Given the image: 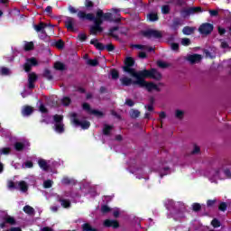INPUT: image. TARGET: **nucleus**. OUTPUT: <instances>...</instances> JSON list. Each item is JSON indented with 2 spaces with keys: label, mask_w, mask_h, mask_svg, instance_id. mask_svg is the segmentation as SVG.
Listing matches in <instances>:
<instances>
[{
  "label": "nucleus",
  "mask_w": 231,
  "mask_h": 231,
  "mask_svg": "<svg viewBox=\"0 0 231 231\" xmlns=\"http://www.w3.org/2000/svg\"><path fill=\"white\" fill-rule=\"evenodd\" d=\"M68 10L69 14H77V17L79 21H94L96 26H102V24H104V19L102 18L101 13H98V11H97L95 16L93 13H86V11L79 10L72 5H69Z\"/></svg>",
  "instance_id": "obj_1"
},
{
  "label": "nucleus",
  "mask_w": 231,
  "mask_h": 231,
  "mask_svg": "<svg viewBox=\"0 0 231 231\" xmlns=\"http://www.w3.org/2000/svg\"><path fill=\"white\" fill-rule=\"evenodd\" d=\"M136 80H133V79L125 76L120 79L121 86L129 87V86H139L143 84L142 79H153V80H162V73L156 74H140L139 76H131Z\"/></svg>",
  "instance_id": "obj_2"
},
{
  "label": "nucleus",
  "mask_w": 231,
  "mask_h": 231,
  "mask_svg": "<svg viewBox=\"0 0 231 231\" xmlns=\"http://www.w3.org/2000/svg\"><path fill=\"white\" fill-rule=\"evenodd\" d=\"M133 66H134V59H133V57H127L125 60L123 71H125V73H128L130 77H139L143 74L156 75V73H160L156 69H151L150 70L143 69L136 71V69H134Z\"/></svg>",
  "instance_id": "obj_3"
},
{
  "label": "nucleus",
  "mask_w": 231,
  "mask_h": 231,
  "mask_svg": "<svg viewBox=\"0 0 231 231\" xmlns=\"http://www.w3.org/2000/svg\"><path fill=\"white\" fill-rule=\"evenodd\" d=\"M207 178H208L211 183H217L218 180H226V178H231L230 169L222 166L216 170H211L206 173Z\"/></svg>",
  "instance_id": "obj_4"
},
{
  "label": "nucleus",
  "mask_w": 231,
  "mask_h": 231,
  "mask_svg": "<svg viewBox=\"0 0 231 231\" xmlns=\"http://www.w3.org/2000/svg\"><path fill=\"white\" fill-rule=\"evenodd\" d=\"M142 36L145 37L146 39H162L163 37V34H162V32L154 29H148L145 31L141 32Z\"/></svg>",
  "instance_id": "obj_5"
},
{
  "label": "nucleus",
  "mask_w": 231,
  "mask_h": 231,
  "mask_svg": "<svg viewBox=\"0 0 231 231\" xmlns=\"http://www.w3.org/2000/svg\"><path fill=\"white\" fill-rule=\"evenodd\" d=\"M141 82H143V84H140L139 88H146L149 93H151V91H157L158 93L162 91V88H159L158 85L154 84L153 82L145 81V78H141Z\"/></svg>",
  "instance_id": "obj_6"
},
{
  "label": "nucleus",
  "mask_w": 231,
  "mask_h": 231,
  "mask_svg": "<svg viewBox=\"0 0 231 231\" xmlns=\"http://www.w3.org/2000/svg\"><path fill=\"white\" fill-rule=\"evenodd\" d=\"M83 111H86L88 115H94L97 118H102L104 116V112L97 109H92L89 103H83L82 104Z\"/></svg>",
  "instance_id": "obj_7"
},
{
  "label": "nucleus",
  "mask_w": 231,
  "mask_h": 231,
  "mask_svg": "<svg viewBox=\"0 0 231 231\" xmlns=\"http://www.w3.org/2000/svg\"><path fill=\"white\" fill-rule=\"evenodd\" d=\"M73 124L77 126H80L82 129H88V127H91V123L89 121H80L79 118H77L78 115L77 113H72L70 115Z\"/></svg>",
  "instance_id": "obj_8"
},
{
  "label": "nucleus",
  "mask_w": 231,
  "mask_h": 231,
  "mask_svg": "<svg viewBox=\"0 0 231 231\" xmlns=\"http://www.w3.org/2000/svg\"><path fill=\"white\" fill-rule=\"evenodd\" d=\"M47 26H51V28H53V25L50 23H44L43 22H41L39 24L34 25L35 32L42 33V35H40V39L43 40L46 37L45 29L47 28Z\"/></svg>",
  "instance_id": "obj_9"
},
{
  "label": "nucleus",
  "mask_w": 231,
  "mask_h": 231,
  "mask_svg": "<svg viewBox=\"0 0 231 231\" xmlns=\"http://www.w3.org/2000/svg\"><path fill=\"white\" fill-rule=\"evenodd\" d=\"M32 66H39V61L35 58H28L26 62L23 64V69L26 73L32 71Z\"/></svg>",
  "instance_id": "obj_10"
},
{
  "label": "nucleus",
  "mask_w": 231,
  "mask_h": 231,
  "mask_svg": "<svg viewBox=\"0 0 231 231\" xmlns=\"http://www.w3.org/2000/svg\"><path fill=\"white\" fill-rule=\"evenodd\" d=\"M201 54H188L185 58L184 60H187L189 62V64H199L201 62Z\"/></svg>",
  "instance_id": "obj_11"
},
{
  "label": "nucleus",
  "mask_w": 231,
  "mask_h": 231,
  "mask_svg": "<svg viewBox=\"0 0 231 231\" xmlns=\"http://www.w3.org/2000/svg\"><path fill=\"white\" fill-rule=\"evenodd\" d=\"M199 12H201V7H189L182 11V15L183 17H189L194 14H199Z\"/></svg>",
  "instance_id": "obj_12"
},
{
  "label": "nucleus",
  "mask_w": 231,
  "mask_h": 231,
  "mask_svg": "<svg viewBox=\"0 0 231 231\" xmlns=\"http://www.w3.org/2000/svg\"><path fill=\"white\" fill-rule=\"evenodd\" d=\"M57 199H58L59 203H60V205L63 208H71V201H69V199H63V197L60 195L57 196Z\"/></svg>",
  "instance_id": "obj_13"
},
{
  "label": "nucleus",
  "mask_w": 231,
  "mask_h": 231,
  "mask_svg": "<svg viewBox=\"0 0 231 231\" xmlns=\"http://www.w3.org/2000/svg\"><path fill=\"white\" fill-rule=\"evenodd\" d=\"M104 226L106 228H119L120 223H118L116 220L106 219L104 221Z\"/></svg>",
  "instance_id": "obj_14"
},
{
  "label": "nucleus",
  "mask_w": 231,
  "mask_h": 231,
  "mask_svg": "<svg viewBox=\"0 0 231 231\" xmlns=\"http://www.w3.org/2000/svg\"><path fill=\"white\" fill-rule=\"evenodd\" d=\"M180 26H181V18L175 17L172 21V24L171 25V30H173V32H178Z\"/></svg>",
  "instance_id": "obj_15"
},
{
  "label": "nucleus",
  "mask_w": 231,
  "mask_h": 231,
  "mask_svg": "<svg viewBox=\"0 0 231 231\" xmlns=\"http://www.w3.org/2000/svg\"><path fill=\"white\" fill-rule=\"evenodd\" d=\"M90 44L95 46V48L97 50H99V51H104V50H106V45H104V43H102V42H98V40H97V39H92L90 41Z\"/></svg>",
  "instance_id": "obj_16"
},
{
  "label": "nucleus",
  "mask_w": 231,
  "mask_h": 231,
  "mask_svg": "<svg viewBox=\"0 0 231 231\" xmlns=\"http://www.w3.org/2000/svg\"><path fill=\"white\" fill-rule=\"evenodd\" d=\"M104 32V27L100 25H96L95 23L90 26V33L92 35H97V33H102Z\"/></svg>",
  "instance_id": "obj_17"
},
{
  "label": "nucleus",
  "mask_w": 231,
  "mask_h": 231,
  "mask_svg": "<svg viewBox=\"0 0 231 231\" xmlns=\"http://www.w3.org/2000/svg\"><path fill=\"white\" fill-rule=\"evenodd\" d=\"M97 13L102 14L101 17L103 18V21L113 22V14L104 13V11H102V9H97Z\"/></svg>",
  "instance_id": "obj_18"
},
{
  "label": "nucleus",
  "mask_w": 231,
  "mask_h": 231,
  "mask_svg": "<svg viewBox=\"0 0 231 231\" xmlns=\"http://www.w3.org/2000/svg\"><path fill=\"white\" fill-rule=\"evenodd\" d=\"M73 21L74 19L72 17H67V20L65 21V27L67 30H69L70 32H75V27L73 26Z\"/></svg>",
  "instance_id": "obj_19"
},
{
  "label": "nucleus",
  "mask_w": 231,
  "mask_h": 231,
  "mask_svg": "<svg viewBox=\"0 0 231 231\" xmlns=\"http://www.w3.org/2000/svg\"><path fill=\"white\" fill-rule=\"evenodd\" d=\"M38 165L40 168H42V171H49L50 170V165L48 164V162L44 159H39L38 160Z\"/></svg>",
  "instance_id": "obj_20"
},
{
  "label": "nucleus",
  "mask_w": 231,
  "mask_h": 231,
  "mask_svg": "<svg viewBox=\"0 0 231 231\" xmlns=\"http://www.w3.org/2000/svg\"><path fill=\"white\" fill-rule=\"evenodd\" d=\"M33 113V107L31 106H25L23 109H22V115L23 116H30V115H32Z\"/></svg>",
  "instance_id": "obj_21"
},
{
  "label": "nucleus",
  "mask_w": 231,
  "mask_h": 231,
  "mask_svg": "<svg viewBox=\"0 0 231 231\" xmlns=\"http://www.w3.org/2000/svg\"><path fill=\"white\" fill-rule=\"evenodd\" d=\"M212 30H214V25L212 23H204L203 24V34L208 35V33L212 32Z\"/></svg>",
  "instance_id": "obj_22"
},
{
  "label": "nucleus",
  "mask_w": 231,
  "mask_h": 231,
  "mask_svg": "<svg viewBox=\"0 0 231 231\" xmlns=\"http://www.w3.org/2000/svg\"><path fill=\"white\" fill-rule=\"evenodd\" d=\"M23 210L27 216H35V209L30 205L24 206Z\"/></svg>",
  "instance_id": "obj_23"
},
{
  "label": "nucleus",
  "mask_w": 231,
  "mask_h": 231,
  "mask_svg": "<svg viewBox=\"0 0 231 231\" xmlns=\"http://www.w3.org/2000/svg\"><path fill=\"white\" fill-rule=\"evenodd\" d=\"M17 187L21 190V192H28V183H26V181H19Z\"/></svg>",
  "instance_id": "obj_24"
},
{
  "label": "nucleus",
  "mask_w": 231,
  "mask_h": 231,
  "mask_svg": "<svg viewBox=\"0 0 231 231\" xmlns=\"http://www.w3.org/2000/svg\"><path fill=\"white\" fill-rule=\"evenodd\" d=\"M160 17L158 16V14L156 13H150L147 14V20L150 23H156V21H159Z\"/></svg>",
  "instance_id": "obj_25"
},
{
  "label": "nucleus",
  "mask_w": 231,
  "mask_h": 231,
  "mask_svg": "<svg viewBox=\"0 0 231 231\" xmlns=\"http://www.w3.org/2000/svg\"><path fill=\"white\" fill-rule=\"evenodd\" d=\"M120 30V27L114 26L109 29L108 36L113 37L114 39H118V35L115 34V32H118Z\"/></svg>",
  "instance_id": "obj_26"
},
{
  "label": "nucleus",
  "mask_w": 231,
  "mask_h": 231,
  "mask_svg": "<svg viewBox=\"0 0 231 231\" xmlns=\"http://www.w3.org/2000/svg\"><path fill=\"white\" fill-rule=\"evenodd\" d=\"M111 131H113V125H109L107 124L104 125L103 134L105 136H109V134H111Z\"/></svg>",
  "instance_id": "obj_27"
},
{
  "label": "nucleus",
  "mask_w": 231,
  "mask_h": 231,
  "mask_svg": "<svg viewBox=\"0 0 231 231\" xmlns=\"http://www.w3.org/2000/svg\"><path fill=\"white\" fill-rule=\"evenodd\" d=\"M56 133H59V134H62L64 133V123H59L55 124L54 125Z\"/></svg>",
  "instance_id": "obj_28"
},
{
  "label": "nucleus",
  "mask_w": 231,
  "mask_h": 231,
  "mask_svg": "<svg viewBox=\"0 0 231 231\" xmlns=\"http://www.w3.org/2000/svg\"><path fill=\"white\" fill-rule=\"evenodd\" d=\"M110 75L112 77V80H118V79H120V72H118L116 69H112L110 70Z\"/></svg>",
  "instance_id": "obj_29"
},
{
  "label": "nucleus",
  "mask_w": 231,
  "mask_h": 231,
  "mask_svg": "<svg viewBox=\"0 0 231 231\" xmlns=\"http://www.w3.org/2000/svg\"><path fill=\"white\" fill-rule=\"evenodd\" d=\"M54 68L58 71H64V69H66V65H64V63H62L60 61H57L54 63Z\"/></svg>",
  "instance_id": "obj_30"
},
{
  "label": "nucleus",
  "mask_w": 231,
  "mask_h": 231,
  "mask_svg": "<svg viewBox=\"0 0 231 231\" xmlns=\"http://www.w3.org/2000/svg\"><path fill=\"white\" fill-rule=\"evenodd\" d=\"M182 32L184 35H192L194 33V27L185 26L182 29Z\"/></svg>",
  "instance_id": "obj_31"
},
{
  "label": "nucleus",
  "mask_w": 231,
  "mask_h": 231,
  "mask_svg": "<svg viewBox=\"0 0 231 231\" xmlns=\"http://www.w3.org/2000/svg\"><path fill=\"white\" fill-rule=\"evenodd\" d=\"M35 48V45L33 44V42H27L24 44L23 50L24 51H32Z\"/></svg>",
  "instance_id": "obj_32"
},
{
  "label": "nucleus",
  "mask_w": 231,
  "mask_h": 231,
  "mask_svg": "<svg viewBox=\"0 0 231 231\" xmlns=\"http://www.w3.org/2000/svg\"><path fill=\"white\" fill-rule=\"evenodd\" d=\"M62 185H72L75 183V180L69 179V177H63L61 180Z\"/></svg>",
  "instance_id": "obj_33"
},
{
  "label": "nucleus",
  "mask_w": 231,
  "mask_h": 231,
  "mask_svg": "<svg viewBox=\"0 0 231 231\" xmlns=\"http://www.w3.org/2000/svg\"><path fill=\"white\" fill-rule=\"evenodd\" d=\"M83 231H98L97 228H95L89 225V223H85L82 225Z\"/></svg>",
  "instance_id": "obj_34"
},
{
  "label": "nucleus",
  "mask_w": 231,
  "mask_h": 231,
  "mask_svg": "<svg viewBox=\"0 0 231 231\" xmlns=\"http://www.w3.org/2000/svg\"><path fill=\"white\" fill-rule=\"evenodd\" d=\"M43 77L44 79H47L48 80H53V76L51 75V70L45 69L43 71Z\"/></svg>",
  "instance_id": "obj_35"
},
{
  "label": "nucleus",
  "mask_w": 231,
  "mask_h": 231,
  "mask_svg": "<svg viewBox=\"0 0 231 231\" xmlns=\"http://www.w3.org/2000/svg\"><path fill=\"white\" fill-rule=\"evenodd\" d=\"M4 220L5 221V223H7V225H16V221L15 218L14 217H10L7 216L4 218Z\"/></svg>",
  "instance_id": "obj_36"
},
{
  "label": "nucleus",
  "mask_w": 231,
  "mask_h": 231,
  "mask_svg": "<svg viewBox=\"0 0 231 231\" xmlns=\"http://www.w3.org/2000/svg\"><path fill=\"white\" fill-rule=\"evenodd\" d=\"M64 120V116H60V115H54L53 116V121L55 122V124H62Z\"/></svg>",
  "instance_id": "obj_37"
},
{
  "label": "nucleus",
  "mask_w": 231,
  "mask_h": 231,
  "mask_svg": "<svg viewBox=\"0 0 231 231\" xmlns=\"http://www.w3.org/2000/svg\"><path fill=\"white\" fill-rule=\"evenodd\" d=\"M14 149L18 151V152H21V151H24V144L21 142H16L14 143Z\"/></svg>",
  "instance_id": "obj_38"
},
{
  "label": "nucleus",
  "mask_w": 231,
  "mask_h": 231,
  "mask_svg": "<svg viewBox=\"0 0 231 231\" xmlns=\"http://www.w3.org/2000/svg\"><path fill=\"white\" fill-rule=\"evenodd\" d=\"M162 14L164 15H168V14H171V5H164L162 6Z\"/></svg>",
  "instance_id": "obj_39"
},
{
  "label": "nucleus",
  "mask_w": 231,
  "mask_h": 231,
  "mask_svg": "<svg viewBox=\"0 0 231 231\" xmlns=\"http://www.w3.org/2000/svg\"><path fill=\"white\" fill-rule=\"evenodd\" d=\"M37 74H35V72H32L28 75V82H37Z\"/></svg>",
  "instance_id": "obj_40"
},
{
  "label": "nucleus",
  "mask_w": 231,
  "mask_h": 231,
  "mask_svg": "<svg viewBox=\"0 0 231 231\" xmlns=\"http://www.w3.org/2000/svg\"><path fill=\"white\" fill-rule=\"evenodd\" d=\"M84 5L87 10H92V8L95 7V3H93L91 0H85Z\"/></svg>",
  "instance_id": "obj_41"
},
{
  "label": "nucleus",
  "mask_w": 231,
  "mask_h": 231,
  "mask_svg": "<svg viewBox=\"0 0 231 231\" xmlns=\"http://www.w3.org/2000/svg\"><path fill=\"white\" fill-rule=\"evenodd\" d=\"M61 104L62 106H64L65 107H68V106H69V104H71V98L69 97H64L61 99Z\"/></svg>",
  "instance_id": "obj_42"
},
{
  "label": "nucleus",
  "mask_w": 231,
  "mask_h": 231,
  "mask_svg": "<svg viewBox=\"0 0 231 231\" xmlns=\"http://www.w3.org/2000/svg\"><path fill=\"white\" fill-rule=\"evenodd\" d=\"M131 118H139L140 117V111L136 109H132L130 112Z\"/></svg>",
  "instance_id": "obj_43"
},
{
  "label": "nucleus",
  "mask_w": 231,
  "mask_h": 231,
  "mask_svg": "<svg viewBox=\"0 0 231 231\" xmlns=\"http://www.w3.org/2000/svg\"><path fill=\"white\" fill-rule=\"evenodd\" d=\"M201 152V148L198 144H193V150L191 151L190 154H199Z\"/></svg>",
  "instance_id": "obj_44"
},
{
  "label": "nucleus",
  "mask_w": 231,
  "mask_h": 231,
  "mask_svg": "<svg viewBox=\"0 0 231 231\" xmlns=\"http://www.w3.org/2000/svg\"><path fill=\"white\" fill-rule=\"evenodd\" d=\"M101 212H102V214H109V212H111V208H109V206H107V205H102Z\"/></svg>",
  "instance_id": "obj_45"
},
{
  "label": "nucleus",
  "mask_w": 231,
  "mask_h": 231,
  "mask_svg": "<svg viewBox=\"0 0 231 231\" xmlns=\"http://www.w3.org/2000/svg\"><path fill=\"white\" fill-rule=\"evenodd\" d=\"M42 117L43 118L41 120V124H46L48 125L51 120V116H42Z\"/></svg>",
  "instance_id": "obj_46"
},
{
  "label": "nucleus",
  "mask_w": 231,
  "mask_h": 231,
  "mask_svg": "<svg viewBox=\"0 0 231 231\" xmlns=\"http://www.w3.org/2000/svg\"><path fill=\"white\" fill-rule=\"evenodd\" d=\"M8 189H14V190H19V187H17V185H15V182H14V180L8 181Z\"/></svg>",
  "instance_id": "obj_47"
},
{
  "label": "nucleus",
  "mask_w": 231,
  "mask_h": 231,
  "mask_svg": "<svg viewBox=\"0 0 231 231\" xmlns=\"http://www.w3.org/2000/svg\"><path fill=\"white\" fill-rule=\"evenodd\" d=\"M55 46L56 48H58V50H64V41L62 40H59L55 42Z\"/></svg>",
  "instance_id": "obj_48"
},
{
  "label": "nucleus",
  "mask_w": 231,
  "mask_h": 231,
  "mask_svg": "<svg viewBox=\"0 0 231 231\" xmlns=\"http://www.w3.org/2000/svg\"><path fill=\"white\" fill-rule=\"evenodd\" d=\"M87 64H88V66H92V67H97V66H98V60H97V59H94V60H88V61H87Z\"/></svg>",
  "instance_id": "obj_49"
},
{
  "label": "nucleus",
  "mask_w": 231,
  "mask_h": 231,
  "mask_svg": "<svg viewBox=\"0 0 231 231\" xmlns=\"http://www.w3.org/2000/svg\"><path fill=\"white\" fill-rule=\"evenodd\" d=\"M53 186V181L51 180H47L43 182L44 189H51Z\"/></svg>",
  "instance_id": "obj_50"
},
{
  "label": "nucleus",
  "mask_w": 231,
  "mask_h": 231,
  "mask_svg": "<svg viewBox=\"0 0 231 231\" xmlns=\"http://www.w3.org/2000/svg\"><path fill=\"white\" fill-rule=\"evenodd\" d=\"M192 210H193V212H199V210H201V204L193 203L192 204Z\"/></svg>",
  "instance_id": "obj_51"
},
{
  "label": "nucleus",
  "mask_w": 231,
  "mask_h": 231,
  "mask_svg": "<svg viewBox=\"0 0 231 231\" xmlns=\"http://www.w3.org/2000/svg\"><path fill=\"white\" fill-rule=\"evenodd\" d=\"M184 115H185V112H183L181 110H176V112H175V116L179 120H181L183 118Z\"/></svg>",
  "instance_id": "obj_52"
},
{
  "label": "nucleus",
  "mask_w": 231,
  "mask_h": 231,
  "mask_svg": "<svg viewBox=\"0 0 231 231\" xmlns=\"http://www.w3.org/2000/svg\"><path fill=\"white\" fill-rule=\"evenodd\" d=\"M157 66L159 68H162V69H165V68H169V64L165 61L159 60L157 61Z\"/></svg>",
  "instance_id": "obj_53"
},
{
  "label": "nucleus",
  "mask_w": 231,
  "mask_h": 231,
  "mask_svg": "<svg viewBox=\"0 0 231 231\" xmlns=\"http://www.w3.org/2000/svg\"><path fill=\"white\" fill-rule=\"evenodd\" d=\"M0 73H1V75H5V76L10 75V69H8L6 67H2L0 69Z\"/></svg>",
  "instance_id": "obj_54"
},
{
  "label": "nucleus",
  "mask_w": 231,
  "mask_h": 231,
  "mask_svg": "<svg viewBox=\"0 0 231 231\" xmlns=\"http://www.w3.org/2000/svg\"><path fill=\"white\" fill-rule=\"evenodd\" d=\"M180 44L182 46H190V39H189V38H182Z\"/></svg>",
  "instance_id": "obj_55"
},
{
  "label": "nucleus",
  "mask_w": 231,
  "mask_h": 231,
  "mask_svg": "<svg viewBox=\"0 0 231 231\" xmlns=\"http://www.w3.org/2000/svg\"><path fill=\"white\" fill-rule=\"evenodd\" d=\"M171 48L173 51H180V44L176 42H172L171 44Z\"/></svg>",
  "instance_id": "obj_56"
},
{
  "label": "nucleus",
  "mask_w": 231,
  "mask_h": 231,
  "mask_svg": "<svg viewBox=\"0 0 231 231\" xmlns=\"http://www.w3.org/2000/svg\"><path fill=\"white\" fill-rule=\"evenodd\" d=\"M211 225L214 226V228H218V226H221V222H219L217 219H213Z\"/></svg>",
  "instance_id": "obj_57"
},
{
  "label": "nucleus",
  "mask_w": 231,
  "mask_h": 231,
  "mask_svg": "<svg viewBox=\"0 0 231 231\" xmlns=\"http://www.w3.org/2000/svg\"><path fill=\"white\" fill-rule=\"evenodd\" d=\"M78 37L81 42L88 41V35H86V33H79Z\"/></svg>",
  "instance_id": "obj_58"
},
{
  "label": "nucleus",
  "mask_w": 231,
  "mask_h": 231,
  "mask_svg": "<svg viewBox=\"0 0 231 231\" xmlns=\"http://www.w3.org/2000/svg\"><path fill=\"white\" fill-rule=\"evenodd\" d=\"M125 104L128 106V107H133V106H134V101H133L131 98H127L125 99Z\"/></svg>",
  "instance_id": "obj_59"
},
{
  "label": "nucleus",
  "mask_w": 231,
  "mask_h": 231,
  "mask_svg": "<svg viewBox=\"0 0 231 231\" xmlns=\"http://www.w3.org/2000/svg\"><path fill=\"white\" fill-rule=\"evenodd\" d=\"M105 50L108 51H115V45H113V43H109L106 46H105Z\"/></svg>",
  "instance_id": "obj_60"
},
{
  "label": "nucleus",
  "mask_w": 231,
  "mask_h": 231,
  "mask_svg": "<svg viewBox=\"0 0 231 231\" xmlns=\"http://www.w3.org/2000/svg\"><path fill=\"white\" fill-rule=\"evenodd\" d=\"M39 111L41 113H48V108H46V106H44V104H41L39 106Z\"/></svg>",
  "instance_id": "obj_61"
},
{
  "label": "nucleus",
  "mask_w": 231,
  "mask_h": 231,
  "mask_svg": "<svg viewBox=\"0 0 231 231\" xmlns=\"http://www.w3.org/2000/svg\"><path fill=\"white\" fill-rule=\"evenodd\" d=\"M218 208H219V210H221L222 212H225V210H226V203H225V202L220 203Z\"/></svg>",
  "instance_id": "obj_62"
},
{
  "label": "nucleus",
  "mask_w": 231,
  "mask_h": 231,
  "mask_svg": "<svg viewBox=\"0 0 231 231\" xmlns=\"http://www.w3.org/2000/svg\"><path fill=\"white\" fill-rule=\"evenodd\" d=\"M2 154H10V148H3L1 150Z\"/></svg>",
  "instance_id": "obj_63"
},
{
  "label": "nucleus",
  "mask_w": 231,
  "mask_h": 231,
  "mask_svg": "<svg viewBox=\"0 0 231 231\" xmlns=\"http://www.w3.org/2000/svg\"><path fill=\"white\" fill-rule=\"evenodd\" d=\"M5 231H23L21 227H11L10 229H6Z\"/></svg>",
  "instance_id": "obj_64"
}]
</instances>
